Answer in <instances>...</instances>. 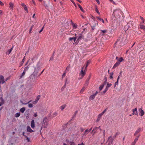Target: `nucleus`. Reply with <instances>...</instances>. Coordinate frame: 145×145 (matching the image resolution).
<instances>
[{
	"mask_svg": "<svg viewBox=\"0 0 145 145\" xmlns=\"http://www.w3.org/2000/svg\"><path fill=\"white\" fill-rule=\"evenodd\" d=\"M140 18L141 20H142V22L144 23V22L145 20L141 16H140Z\"/></svg>",
	"mask_w": 145,
	"mask_h": 145,
	"instance_id": "09e8293b",
	"label": "nucleus"
},
{
	"mask_svg": "<svg viewBox=\"0 0 145 145\" xmlns=\"http://www.w3.org/2000/svg\"><path fill=\"white\" fill-rule=\"evenodd\" d=\"M90 132L89 130L88 129H86L84 132V134L85 135H86L88 134Z\"/></svg>",
	"mask_w": 145,
	"mask_h": 145,
	"instance_id": "7c9ffc66",
	"label": "nucleus"
},
{
	"mask_svg": "<svg viewBox=\"0 0 145 145\" xmlns=\"http://www.w3.org/2000/svg\"><path fill=\"white\" fill-rule=\"evenodd\" d=\"M105 85L104 84H103L100 86L99 89L100 91L102 90Z\"/></svg>",
	"mask_w": 145,
	"mask_h": 145,
	"instance_id": "f3484780",
	"label": "nucleus"
},
{
	"mask_svg": "<svg viewBox=\"0 0 145 145\" xmlns=\"http://www.w3.org/2000/svg\"><path fill=\"white\" fill-rule=\"evenodd\" d=\"M21 5L22 6V7H25V6H26L25 4L24 3H22L21 4Z\"/></svg>",
	"mask_w": 145,
	"mask_h": 145,
	"instance_id": "4d7b16f0",
	"label": "nucleus"
},
{
	"mask_svg": "<svg viewBox=\"0 0 145 145\" xmlns=\"http://www.w3.org/2000/svg\"><path fill=\"white\" fill-rule=\"evenodd\" d=\"M78 7H79V8H80V10L83 12H84V11L83 10V8H82V7L79 4H78Z\"/></svg>",
	"mask_w": 145,
	"mask_h": 145,
	"instance_id": "2f4dec72",
	"label": "nucleus"
},
{
	"mask_svg": "<svg viewBox=\"0 0 145 145\" xmlns=\"http://www.w3.org/2000/svg\"><path fill=\"white\" fill-rule=\"evenodd\" d=\"M20 112H18L16 113L15 115V117H19L20 115Z\"/></svg>",
	"mask_w": 145,
	"mask_h": 145,
	"instance_id": "4c0bfd02",
	"label": "nucleus"
},
{
	"mask_svg": "<svg viewBox=\"0 0 145 145\" xmlns=\"http://www.w3.org/2000/svg\"><path fill=\"white\" fill-rule=\"evenodd\" d=\"M5 82L4 80V77L2 75L0 76V84H4Z\"/></svg>",
	"mask_w": 145,
	"mask_h": 145,
	"instance_id": "39448f33",
	"label": "nucleus"
},
{
	"mask_svg": "<svg viewBox=\"0 0 145 145\" xmlns=\"http://www.w3.org/2000/svg\"><path fill=\"white\" fill-rule=\"evenodd\" d=\"M85 89V87H83L82 89H81V90L80 91V93H82L84 91Z\"/></svg>",
	"mask_w": 145,
	"mask_h": 145,
	"instance_id": "bb28decb",
	"label": "nucleus"
},
{
	"mask_svg": "<svg viewBox=\"0 0 145 145\" xmlns=\"http://www.w3.org/2000/svg\"><path fill=\"white\" fill-rule=\"evenodd\" d=\"M72 26H73V28L74 29H76V28H77V25H76L75 24H72Z\"/></svg>",
	"mask_w": 145,
	"mask_h": 145,
	"instance_id": "ea45409f",
	"label": "nucleus"
},
{
	"mask_svg": "<svg viewBox=\"0 0 145 145\" xmlns=\"http://www.w3.org/2000/svg\"><path fill=\"white\" fill-rule=\"evenodd\" d=\"M0 5L2 6L4 5V4L1 1H0Z\"/></svg>",
	"mask_w": 145,
	"mask_h": 145,
	"instance_id": "bf43d9fd",
	"label": "nucleus"
},
{
	"mask_svg": "<svg viewBox=\"0 0 145 145\" xmlns=\"http://www.w3.org/2000/svg\"><path fill=\"white\" fill-rule=\"evenodd\" d=\"M90 63V61H88L86 63V66L84 65V68H85V70H87V67H88V66L89 65V63Z\"/></svg>",
	"mask_w": 145,
	"mask_h": 145,
	"instance_id": "dca6fc26",
	"label": "nucleus"
},
{
	"mask_svg": "<svg viewBox=\"0 0 145 145\" xmlns=\"http://www.w3.org/2000/svg\"><path fill=\"white\" fill-rule=\"evenodd\" d=\"M136 142L133 141L131 144V145H135L136 144Z\"/></svg>",
	"mask_w": 145,
	"mask_h": 145,
	"instance_id": "5fc2aeb1",
	"label": "nucleus"
},
{
	"mask_svg": "<svg viewBox=\"0 0 145 145\" xmlns=\"http://www.w3.org/2000/svg\"><path fill=\"white\" fill-rule=\"evenodd\" d=\"M9 7L11 9H12L13 7V4L12 2H10L9 3Z\"/></svg>",
	"mask_w": 145,
	"mask_h": 145,
	"instance_id": "412c9836",
	"label": "nucleus"
},
{
	"mask_svg": "<svg viewBox=\"0 0 145 145\" xmlns=\"http://www.w3.org/2000/svg\"><path fill=\"white\" fill-rule=\"evenodd\" d=\"M95 10L96 12H97L99 15H100V13L99 12V11L98 10V9L97 7V6H96V7H95Z\"/></svg>",
	"mask_w": 145,
	"mask_h": 145,
	"instance_id": "72a5a7b5",
	"label": "nucleus"
},
{
	"mask_svg": "<svg viewBox=\"0 0 145 145\" xmlns=\"http://www.w3.org/2000/svg\"><path fill=\"white\" fill-rule=\"evenodd\" d=\"M28 107L29 108H32L33 107V105L31 104H29L28 105Z\"/></svg>",
	"mask_w": 145,
	"mask_h": 145,
	"instance_id": "a18cd8bd",
	"label": "nucleus"
},
{
	"mask_svg": "<svg viewBox=\"0 0 145 145\" xmlns=\"http://www.w3.org/2000/svg\"><path fill=\"white\" fill-rule=\"evenodd\" d=\"M96 1H97V3H98V5H99L100 4V2H99V0H95Z\"/></svg>",
	"mask_w": 145,
	"mask_h": 145,
	"instance_id": "13d9d810",
	"label": "nucleus"
},
{
	"mask_svg": "<svg viewBox=\"0 0 145 145\" xmlns=\"http://www.w3.org/2000/svg\"><path fill=\"white\" fill-rule=\"evenodd\" d=\"M40 95H38L37 97L35 99V100L34 101V102L35 103H37L38 102V101L39 100V99H40Z\"/></svg>",
	"mask_w": 145,
	"mask_h": 145,
	"instance_id": "f8f14e48",
	"label": "nucleus"
},
{
	"mask_svg": "<svg viewBox=\"0 0 145 145\" xmlns=\"http://www.w3.org/2000/svg\"><path fill=\"white\" fill-rule=\"evenodd\" d=\"M57 114V112H55L53 113L52 114V117L53 118L54 117L56 116Z\"/></svg>",
	"mask_w": 145,
	"mask_h": 145,
	"instance_id": "a878e982",
	"label": "nucleus"
},
{
	"mask_svg": "<svg viewBox=\"0 0 145 145\" xmlns=\"http://www.w3.org/2000/svg\"><path fill=\"white\" fill-rule=\"evenodd\" d=\"M113 72H110V78L111 79H112L113 78Z\"/></svg>",
	"mask_w": 145,
	"mask_h": 145,
	"instance_id": "f704fd0d",
	"label": "nucleus"
},
{
	"mask_svg": "<svg viewBox=\"0 0 145 145\" xmlns=\"http://www.w3.org/2000/svg\"><path fill=\"white\" fill-rule=\"evenodd\" d=\"M34 117H36L37 116V113H35L33 115Z\"/></svg>",
	"mask_w": 145,
	"mask_h": 145,
	"instance_id": "338daca9",
	"label": "nucleus"
},
{
	"mask_svg": "<svg viewBox=\"0 0 145 145\" xmlns=\"http://www.w3.org/2000/svg\"><path fill=\"white\" fill-rule=\"evenodd\" d=\"M105 82H104V84H106V81H107V79H106V77H105Z\"/></svg>",
	"mask_w": 145,
	"mask_h": 145,
	"instance_id": "603ef678",
	"label": "nucleus"
},
{
	"mask_svg": "<svg viewBox=\"0 0 145 145\" xmlns=\"http://www.w3.org/2000/svg\"><path fill=\"white\" fill-rule=\"evenodd\" d=\"M34 25H32V26H31V27L30 28V30H29V33L30 34H31V31L32 30V29H33V27L34 26Z\"/></svg>",
	"mask_w": 145,
	"mask_h": 145,
	"instance_id": "c9c22d12",
	"label": "nucleus"
},
{
	"mask_svg": "<svg viewBox=\"0 0 145 145\" xmlns=\"http://www.w3.org/2000/svg\"><path fill=\"white\" fill-rule=\"evenodd\" d=\"M144 111L142 110L141 109L139 111V115L141 116H142L144 115Z\"/></svg>",
	"mask_w": 145,
	"mask_h": 145,
	"instance_id": "4468645a",
	"label": "nucleus"
},
{
	"mask_svg": "<svg viewBox=\"0 0 145 145\" xmlns=\"http://www.w3.org/2000/svg\"><path fill=\"white\" fill-rule=\"evenodd\" d=\"M120 134V132H117L114 135L113 138H115L116 137Z\"/></svg>",
	"mask_w": 145,
	"mask_h": 145,
	"instance_id": "c756f323",
	"label": "nucleus"
},
{
	"mask_svg": "<svg viewBox=\"0 0 145 145\" xmlns=\"http://www.w3.org/2000/svg\"><path fill=\"white\" fill-rule=\"evenodd\" d=\"M70 145H75V143L73 142H70Z\"/></svg>",
	"mask_w": 145,
	"mask_h": 145,
	"instance_id": "de8ad7c7",
	"label": "nucleus"
},
{
	"mask_svg": "<svg viewBox=\"0 0 145 145\" xmlns=\"http://www.w3.org/2000/svg\"><path fill=\"white\" fill-rule=\"evenodd\" d=\"M78 145H84V144L83 143V142H82L81 144H79Z\"/></svg>",
	"mask_w": 145,
	"mask_h": 145,
	"instance_id": "774afa93",
	"label": "nucleus"
},
{
	"mask_svg": "<svg viewBox=\"0 0 145 145\" xmlns=\"http://www.w3.org/2000/svg\"><path fill=\"white\" fill-rule=\"evenodd\" d=\"M49 120L47 117H45L43 120V123L42 125V126L41 128V130H42V127L46 128L48 125Z\"/></svg>",
	"mask_w": 145,
	"mask_h": 145,
	"instance_id": "f257e3e1",
	"label": "nucleus"
},
{
	"mask_svg": "<svg viewBox=\"0 0 145 145\" xmlns=\"http://www.w3.org/2000/svg\"><path fill=\"white\" fill-rule=\"evenodd\" d=\"M10 78V77H8L6 78V79H5V81H7V80H9Z\"/></svg>",
	"mask_w": 145,
	"mask_h": 145,
	"instance_id": "864d4df0",
	"label": "nucleus"
},
{
	"mask_svg": "<svg viewBox=\"0 0 145 145\" xmlns=\"http://www.w3.org/2000/svg\"><path fill=\"white\" fill-rule=\"evenodd\" d=\"M25 57L24 56V58L22 60V64H23V63L24 62V59H25Z\"/></svg>",
	"mask_w": 145,
	"mask_h": 145,
	"instance_id": "680f3d73",
	"label": "nucleus"
},
{
	"mask_svg": "<svg viewBox=\"0 0 145 145\" xmlns=\"http://www.w3.org/2000/svg\"><path fill=\"white\" fill-rule=\"evenodd\" d=\"M25 107H23L20 109V111L22 113L24 112L25 110Z\"/></svg>",
	"mask_w": 145,
	"mask_h": 145,
	"instance_id": "c85d7f7f",
	"label": "nucleus"
},
{
	"mask_svg": "<svg viewBox=\"0 0 145 145\" xmlns=\"http://www.w3.org/2000/svg\"><path fill=\"white\" fill-rule=\"evenodd\" d=\"M98 93V92L97 91H96L95 94H94L92 95H90L89 98V100L90 101H91V100H93L94 99L95 97Z\"/></svg>",
	"mask_w": 145,
	"mask_h": 145,
	"instance_id": "20e7f679",
	"label": "nucleus"
},
{
	"mask_svg": "<svg viewBox=\"0 0 145 145\" xmlns=\"http://www.w3.org/2000/svg\"><path fill=\"white\" fill-rule=\"evenodd\" d=\"M140 28L145 31V26L143 25H140Z\"/></svg>",
	"mask_w": 145,
	"mask_h": 145,
	"instance_id": "aec40b11",
	"label": "nucleus"
},
{
	"mask_svg": "<svg viewBox=\"0 0 145 145\" xmlns=\"http://www.w3.org/2000/svg\"><path fill=\"white\" fill-rule=\"evenodd\" d=\"M133 115H138L137 113V108H135V109L133 110Z\"/></svg>",
	"mask_w": 145,
	"mask_h": 145,
	"instance_id": "9d476101",
	"label": "nucleus"
},
{
	"mask_svg": "<svg viewBox=\"0 0 145 145\" xmlns=\"http://www.w3.org/2000/svg\"><path fill=\"white\" fill-rule=\"evenodd\" d=\"M43 27H42V28L41 30L39 31V33H40L42 31H43Z\"/></svg>",
	"mask_w": 145,
	"mask_h": 145,
	"instance_id": "69168bd1",
	"label": "nucleus"
},
{
	"mask_svg": "<svg viewBox=\"0 0 145 145\" xmlns=\"http://www.w3.org/2000/svg\"><path fill=\"white\" fill-rule=\"evenodd\" d=\"M29 68V66H27L26 67H25L24 68V71L25 72H26V71H27Z\"/></svg>",
	"mask_w": 145,
	"mask_h": 145,
	"instance_id": "5701e85b",
	"label": "nucleus"
},
{
	"mask_svg": "<svg viewBox=\"0 0 145 145\" xmlns=\"http://www.w3.org/2000/svg\"><path fill=\"white\" fill-rule=\"evenodd\" d=\"M112 3L114 4H116L115 2L113 1V0H109Z\"/></svg>",
	"mask_w": 145,
	"mask_h": 145,
	"instance_id": "8fccbe9b",
	"label": "nucleus"
},
{
	"mask_svg": "<svg viewBox=\"0 0 145 145\" xmlns=\"http://www.w3.org/2000/svg\"><path fill=\"white\" fill-rule=\"evenodd\" d=\"M30 102H31V101H29L28 103H23V104H24V105H27V104H28Z\"/></svg>",
	"mask_w": 145,
	"mask_h": 145,
	"instance_id": "e2e57ef3",
	"label": "nucleus"
},
{
	"mask_svg": "<svg viewBox=\"0 0 145 145\" xmlns=\"http://www.w3.org/2000/svg\"><path fill=\"white\" fill-rule=\"evenodd\" d=\"M84 39V36L81 34L78 37V40H80L82 39Z\"/></svg>",
	"mask_w": 145,
	"mask_h": 145,
	"instance_id": "a211bd4d",
	"label": "nucleus"
},
{
	"mask_svg": "<svg viewBox=\"0 0 145 145\" xmlns=\"http://www.w3.org/2000/svg\"><path fill=\"white\" fill-rule=\"evenodd\" d=\"M86 70H85L84 66H83V67L82 68L79 74L81 76V77H79V80L81 79L84 77V76L86 74Z\"/></svg>",
	"mask_w": 145,
	"mask_h": 145,
	"instance_id": "f03ea898",
	"label": "nucleus"
},
{
	"mask_svg": "<svg viewBox=\"0 0 145 145\" xmlns=\"http://www.w3.org/2000/svg\"><path fill=\"white\" fill-rule=\"evenodd\" d=\"M120 63L119 62H117L114 65L113 68H115V67L118 66L120 64Z\"/></svg>",
	"mask_w": 145,
	"mask_h": 145,
	"instance_id": "2eb2a0df",
	"label": "nucleus"
},
{
	"mask_svg": "<svg viewBox=\"0 0 145 145\" xmlns=\"http://www.w3.org/2000/svg\"><path fill=\"white\" fill-rule=\"evenodd\" d=\"M123 60H124L123 59V58L122 57H121L118 59V62H119L120 63L123 61Z\"/></svg>",
	"mask_w": 145,
	"mask_h": 145,
	"instance_id": "4be33fe9",
	"label": "nucleus"
},
{
	"mask_svg": "<svg viewBox=\"0 0 145 145\" xmlns=\"http://www.w3.org/2000/svg\"><path fill=\"white\" fill-rule=\"evenodd\" d=\"M89 82V80L86 81V84L87 85H88V84Z\"/></svg>",
	"mask_w": 145,
	"mask_h": 145,
	"instance_id": "052dcab7",
	"label": "nucleus"
},
{
	"mask_svg": "<svg viewBox=\"0 0 145 145\" xmlns=\"http://www.w3.org/2000/svg\"><path fill=\"white\" fill-rule=\"evenodd\" d=\"M31 126L33 129H34L35 127V121L33 120H32L31 121Z\"/></svg>",
	"mask_w": 145,
	"mask_h": 145,
	"instance_id": "0eeeda50",
	"label": "nucleus"
},
{
	"mask_svg": "<svg viewBox=\"0 0 145 145\" xmlns=\"http://www.w3.org/2000/svg\"><path fill=\"white\" fill-rule=\"evenodd\" d=\"M67 69V68L66 69ZM66 70H67V69H66V70L65 71H64L62 75V78H64L66 74L67 73Z\"/></svg>",
	"mask_w": 145,
	"mask_h": 145,
	"instance_id": "393cba45",
	"label": "nucleus"
},
{
	"mask_svg": "<svg viewBox=\"0 0 145 145\" xmlns=\"http://www.w3.org/2000/svg\"><path fill=\"white\" fill-rule=\"evenodd\" d=\"M25 72H25L24 71L22 73L21 76H20V78H22V76H24L25 75Z\"/></svg>",
	"mask_w": 145,
	"mask_h": 145,
	"instance_id": "a19ab883",
	"label": "nucleus"
},
{
	"mask_svg": "<svg viewBox=\"0 0 145 145\" xmlns=\"http://www.w3.org/2000/svg\"><path fill=\"white\" fill-rule=\"evenodd\" d=\"M13 47H14V46H13L11 49L8 50L6 52V54L8 55H9L10 54V53L11 52V51H12Z\"/></svg>",
	"mask_w": 145,
	"mask_h": 145,
	"instance_id": "ddd939ff",
	"label": "nucleus"
},
{
	"mask_svg": "<svg viewBox=\"0 0 145 145\" xmlns=\"http://www.w3.org/2000/svg\"><path fill=\"white\" fill-rule=\"evenodd\" d=\"M25 137L26 138V139H27V141L28 142H30V139L29 138H28V137H27V136H25Z\"/></svg>",
	"mask_w": 145,
	"mask_h": 145,
	"instance_id": "49530a36",
	"label": "nucleus"
},
{
	"mask_svg": "<svg viewBox=\"0 0 145 145\" xmlns=\"http://www.w3.org/2000/svg\"><path fill=\"white\" fill-rule=\"evenodd\" d=\"M66 105H63L60 107V109L61 110H63L66 107Z\"/></svg>",
	"mask_w": 145,
	"mask_h": 145,
	"instance_id": "6ab92c4d",
	"label": "nucleus"
},
{
	"mask_svg": "<svg viewBox=\"0 0 145 145\" xmlns=\"http://www.w3.org/2000/svg\"><path fill=\"white\" fill-rule=\"evenodd\" d=\"M108 89L106 87L105 90L103 91V93H105L108 90Z\"/></svg>",
	"mask_w": 145,
	"mask_h": 145,
	"instance_id": "c03bdc74",
	"label": "nucleus"
},
{
	"mask_svg": "<svg viewBox=\"0 0 145 145\" xmlns=\"http://www.w3.org/2000/svg\"><path fill=\"white\" fill-rule=\"evenodd\" d=\"M141 129L140 128H138L137 129L135 132L134 134V136H136L138 133H139L141 131Z\"/></svg>",
	"mask_w": 145,
	"mask_h": 145,
	"instance_id": "1a4fd4ad",
	"label": "nucleus"
},
{
	"mask_svg": "<svg viewBox=\"0 0 145 145\" xmlns=\"http://www.w3.org/2000/svg\"><path fill=\"white\" fill-rule=\"evenodd\" d=\"M97 18L100 21H101L103 23H104V21L103 19H101V18L99 17H97Z\"/></svg>",
	"mask_w": 145,
	"mask_h": 145,
	"instance_id": "79ce46f5",
	"label": "nucleus"
},
{
	"mask_svg": "<svg viewBox=\"0 0 145 145\" xmlns=\"http://www.w3.org/2000/svg\"><path fill=\"white\" fill-rule=\"evenodd\" d=\"M40 69V67L39 66V65H37L36 67L35 68V72H36V73H37L38 72L39 70Z\"/></svg>",
	"mask_w": 145,
	"mask_h": 145,
	"instance_id": "9b49d317",
	"label": "nucleus"
},
{
	"mask_svg": "<svg viewBox=\"0 0 145 145\" xmlns=\"http://www.w3.org/2000/svg\"><path fill=\"white\" fill-rule=\"evenodd\" d=\"M107 109H106L102 112V114H104L106 111Z\"/></svg>",
	"mask_w": 145,
	"mask_h": 145,
	"instance_id": "6e6d98bb",
	"label": "nucleus"
},
{
	"mask_svg": "<svg viewBox=\"0 0 145 145\" xmlns=\"http://www.w3.org/2000/svg\"><path fill=\"white\" fill-rule=\"evenodd\" d=\"M112 84L111 83L109 84L108 83H107V85L106 87L108 89V88L112 86Z\"/></svg>",
	"mask_w": 145,
	"mask_h": 145,
	"instance_id": "473e14b6",
	"label": "nucleus"
},
{
	"mask_svg": "<svg viewBox=\"0 0 145 145\" xmlns=\"http://www.w3.org/2000/svg\"><path fill=\"white\" fill-rule=\"evenodd\" d=\"M101 31L103 33H105L106 32V30H101Z\"/></svg>",
	"mask_w": 145,
	"mask_h": 145,
	"instance_id": "3c124183",
	"label": "nucleus"
},
{
	"mask_svg": "<svg viewBox=\"0 0 145 145\" xmlns=\"http://www.w3.org/2000/svg\"><path fill=\"white\" fill-rule=\"evenodd\" d=\"M99 128H100V127H94L93 130H92V131H94V133H95L96 132L95 131V130L96 129H99Z\"/></svg>",
	"mask_w": 145,
	"mask_h": 145,
	"instance_id": "e433bc0d",
	"label": "nucleus"
},
{
	"mask_svg": "<svg viewBox=\"0 0 145 145\" xmlns=\"http://www.w3.org/2000/svg\"><path fill=\"white\" fill-rule=\"evenodd\" d=\"M108 140L109 141V144L110 143L111 144L112 143V142L113 141V139L112 137L111 136H110L108 138Z\"/></svg>",
	"mask_w": 145,
	"mask_h": 145,
	"instance_id": "423d86ee",
	"label": "nucleus"
},
{
	"mask_svg": "<svg viewBox=\"0 0 145 145\" xmlns=\"http://www.w3.org/2000/svg\"><path fill=\"white\" fill-rule=\"evenodd\" d=\"M140 134H139L137 137L135 139L134 142H136V143L138 141V139L140 136Z\"/></svg>",
	"mask_w": 145,
	"mask_h": 145,
	"instance_id": "cd10ccee",
	"label": "nucleus"
},
{
	"mask_svg": "<svg viewBox=\"0 0 145 145\" xmlns=\"http://www.w3.org/2000/svg\"><path fill=\"white\" fill-rule=\"evenodd\" d=\"M24 8V9L27 12V13H28V9H27V7L26 6H25Z\"/></svg>",
	"mask_w": 145,
	"mask_h": 145,
	"instance_id": "58836bf2",
	"label": "nucleus"
},
{
	"mask_svg": "<svg viewBox=\"0 0 145 145\" xmlns=\"http://www.w3.org/2000/svg\"><path fill=\"white\" fill-rule=\"evenodd\" d=\"M27 132L30 133L34 132V131L32 130L29 126H28L27 128Z\"/></svg>",
	"mask_w": 145,
	"mask_h": 145,
	"instance_id": "6e6552de",
	"label": "nucleus"
},
{
	"mask_svg": "<svg viewBox=\"0 0 145 145\" xmlns=\"http://www.w3.org/2000/svg\"><path fill=\"white\" fill-rule=\"evenodd\" d=\"M118 81L117 80V81L114 84V88H115L116 86H118Z\"/></svg>",
	"mask_w": 145,
	"mask_h": 145,
	"instance_id": "37998d69",
	"label": "nucleus"
},
{
	"mask_svg": "<svg viewBox=\"0 0 145 145\" xmlns=\"http://www.w3.org/2000/svg\"><path fill=\"white\" fill-rule=\"evenodd\" d=\"M121 11L120 9H116L114 10L113 12V14L114 15H119L121 13Z\"/></svg>",
	"mask_w": 145,
	"mask_h": 145,
	"instance_id": "7ed1b4c3",
	"label": "nucleus"
},
{
	"mask_svg": "<svg viewBox=\"0 0 145 145\" xmlns=\"http://www.w3.org/2000/svg\"><path fill=\"white\" fill-rule=\"evenodd\" d=\"M76 39V37H71L69 38V40L71 41L72 40H73L74 42H75Z\"/></svg>",
	"mask_w": 145,
	"mask_h": 145,
	"instance_id": "b1692460",
	"label": "nucleus"
},
{
	"mask_svg": "<svg viewBox=\"0 0 145 145\" xmlns=\"http://www.w3.org/2000/svg\"><path fill=\"white\" fill-rule=\"evenodd\" d=\"M3 11L1 10H0V14L1 15L3 13Z\"/></svg>",
	"mask_w": 145,
	"mask_h": 145,
	"instance_id": "0e129e2a",
	"label": "nucleus"
}]
</instances>
